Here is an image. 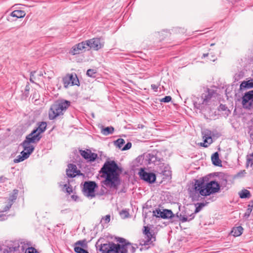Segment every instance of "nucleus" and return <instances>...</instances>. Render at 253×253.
Instances as JSON below:
<instances>
[{"mask_svg": "<svg viewBox=\"0 0 253 253\" xmlns=\"http://www.w3.org/2000/svg\"><path fill=\"white\" fill-rule=\"evenodd\" d=\"M119 167L113 161H107L101 169V177L104 178L103 185L107 188L117 189L120 184Z\"/></svg>", "mask_w": 253, "mask_h": 253, "instance_id": "obj_1", "label": "nucleus"}, {"mask_svg": "<svg viewBox=\"0 0 253 253\" xmlns=\"http://www.w3.org/2000/svg\"><path fill=\"white\" fill-rule=\"evenodd\" d=\"M136 248V247L130 243L120 245L109 243L102 245L100 251L102 253H127L128 251L133 253L135 252Z\"/></svg>", "mask_w": 253, "mask_h": 253, "instance_id": "obj_2", "label": "nucleus"}, {"mask_svg": "<svg viewBox=\"0 0 253 253\" xmlns=\"http://www.w3.org/2000/svg\"><path fill=\"white\" fill-rule=\"evenodd\" d=\"M219 189L218 183L214 181L208 183H204L200 180H197L195 184L196 192L199 193L202 196H208L211 194L217 192Z\"/></svg>", "mask_w": 253, "mask_h": 253, "instance_id": "obj_3", "label": "nucleus"}, {"mask_svg": "<svg viewBox=\"0 0 253 253\" xmlns=\"http://www.w3.org/2000/svg\"><path fill=\"white\" fill-rule=\"evenodd\" d=\"M34 135L31 133L27 136L26 140L22 144L23 150L21 152L17 159V163L22 162L27 159L34 150V146L32 143L38 142L39 140L34 141Z\"/></svg>", "mask_w": 253, "mask_h": 253, "instance_id": "obj_4", "label": "nucleus"}, {"mask_svg": "<svg viewBox=\"0 0 253 253\" xmlns=\"http://www.w3.org/2000/svg\"><path fill=\"white\" fill-rule=\"evenodd\" d=\"M70 105V101L64 100L57 101L50 107L49 111V119L53 120L58 116L63 115Z\"/></svg>", "mask_w": 253, "mask_h": 253, "instance_id": "obj_5", "label": "nucleus"}, {"mask_svg": "<svg viewBox=\"0 0 253 253\" xmlns=\"http://www.w3.org/2000/svg\"><path fill=\"white\" fill-rule=\"evenodd\" d=\"M63 83L64 87L67 88L69 86L78 85L79 81L76 75L67 74L63 78Z\"/></svg>", "mask_w": 253, "mask_h": 253, "instance_id": "obj_6", "label": "nucleus"}, {"mask_svg": "<svg viewBox=\"0 0 253 253\" xmlns=\"http://www.w3.org/2000/svg\"><path fill=\"white\" fill-rule=\"evenodd\" d=\"M86 48H90L95 50H98L101 48L103 46V43L99 38H93L88 40L85 41Z\"/></svg>", "mask_w": 253, "mask_h": 253, "instance_id": "obj_7", "label": "nucleus"}, {"mask_svg": "<svg viewBox=\"0 0 253 253\" xmlns=\"http://www.w3.org/2000/svg\"><path fill=\"white\" fill-rule=\"evenodd\" d=\"M242 105L244 108L250 109L253 107V91H250L244 95Z\"/></svg>", "mask_w": 253, "mask_h": 253, "instance_id": "obj_8", "label": "nucleus"}, {"mask_svg": "<svg viewBox=\"0 0 253 253\" xmlns=\"http://www.w3.org/2000/svg\"><path fill=\"white\" fill-rule=\"evenodd\" d=\"M96 184L94 182H85L84 184V194L88 197H93L94 195V189Z\"/></svg>", "mask_w": 253, "mask_h": 253, "instance_id": "obj_9", "label": "nucleus"}, {"mask_svg": "<svg viewBox=\"0 0 253 253\" xmlns=\"http://www.w3.org/2000/svg\"><path fill=\"white\" fill-rule=\"evenodd\" d=\"M139 175L142 179L150 183H154L156 180V177L154 173L146 172L142 169H140Z\"/></svg>", "mask_w": 253, "mask_h": 253, "instance_id": "obj_10", "label": "nucleus"}, {"mask_svg": "<svg viewBox=\"0 0 253 253\" xmlns=\"http://www.w3.org/2000/svg\"><path fill=\"white\" fill-rule=\"evenodd\" d=\"M46 127V124L45 122H42L39 126L31 133L33 135H34V139L33 140H40L41 136L40 134L43 132Z\"/></svg>", "mask_w": 253, "mask_h": 253, "instance_id": "obj_11", "label": "nucleus"}, {"mask_svg": "<svg viewBox=\"0 0 253 253\" xmlns=\"http://www.w3.org/2000/svg\"><path fill=\"white\" fill-rule=\"evenodd\" d=\"M153 215L162 218H169L172 217L173 214L170 210H164L161 211L160 210H156L153 211Z\"/></svg>", "mask_w": 253, "mask_h": 253, "instance_id": "obj_12", "label": "nucleus"}, {"mask_svg": "<svg viewBox=\"0 0 253 253\" xmlns=\"http://www.w3.org/2000/svg\"><path fill=\"white\" fill-rule=\"evenodd\" d=\"M85 41L80 42L74 45L71 49L70 53L72 55H75L81 53L84 49H86Z\"/></svg>", "mask_w": 253, "mask_h": 253, "instance_id": "obj_13", "label": "nucleus"}, {"mask_svg": "<svg viewBox=\"0 0 253 253\" xmlns=\"http://www.w3.org/2000/svg\"><path fill=\"white\" fill-rule=\"evenodd\" d=\"M80 154L85 159L88 160L90 161H94L97 157L96 154L92 153L88 150L86 151L81 150Z\"/></svg>", "mask_w": 253, "mask_h": 253, "instance_id": "obj_14", "label": "nucleus"}, {"mask_svg": "<svg viewBox=\"0 0 253 253\" xmlns=\"http://www.w3.org/2000/svg\"><path fill=\"white\" fill-rule=\"evenodd\" d=\"M79 171L76 166L73 164L68 165V168L66 169L67 175L71 177H75L78 174Z\"/></svg>", "mask_w": 253, "mask_h": 253, "instance_id": "obj_15", "label": "nucleus"}, {"mask_svg": "<svg viewBox=\"0 0 253 253\" xmlns=\"http://www.w3.org/2000/svg\"><path fill=\"white\" fill-rule=\"evenodd\" d=\"M203 138L204 141L203 143H201L200 145L204 147H207L212 142V138L211 136V132L210 131L203 133Z\"/></svg>", "mask_w": 253, "mask_h": 253, "instance_id": "obj_16", "label": "nucleus"}, {"mask_svg": "<svg viewBox=\"0 0 253 253\" xmlns=\"http://www.w3.org/2000/svg\"><path fill=\"white\" fill-rule=\"evenodd\" d=\"M21 246L19 245L18 248H21L23 250H25V253H39V252L33 247H30L29 245L25 244V242L21 243Z\"/></svg>", "mask_w": 253, "mask_h": 253, "instance_id": "obj_17", "label": "nucleus"}, {"mask_svg": "<svg viewBox=\"0 0 253 253\" xmlns=\"http://www.w3.org/2000/svg\"><path fill=\"white\" fill-rule=\"evenodd\" d=\"M155 241V237L152 235L151 236H145L144 239L140 241V244L142 246H145L151 244Z\"/></svg>", "mask_w": 253, "mask_h": 253, "instance_id": "obj_18", "label": "nucleus"}, {"mask_svg": "<svg viewBox=\"0 0 253 253\" xmlns=\"http://www.w3.org/2000/svg\"><path fill=\"white\" fill-rule=\"evenodd\" d=\"M213 91L211 90H208L206 93L203 94L202 99H203V104L207 105L209 100L212 98Z\"/></svg>", "mask_w": 253, "mask_h": 253, "instance_id": "obj_19", "label": "nucleus"}, {"mask_svg": "<svg viewBox=\"0 0 253 253\" xmlns=\"http://www.w3.org/2000/svg\"><path fill=\"white\" fill-rule=\"evenodd\" d=\"M243 231V228L241 226H239L238 227H234L232 229L231 233L233 236L235 237H238L242 234Z\"/></svg>", "mask_w": 253, "mask_h": 253, "instance_id": "obj_20", "label": "nucleus"}, {"mask_svg": "<svg viewBox=\"0 0 253 253\" xmlns=\"http://www.w3.org/2000/svg\"><path fill=\"white\" fill-rule=\"evenodd\" d=\"M74 248H86L87 247V242L86 240H79L77 241L74 244Z\"/></svg>", "mask_w": 253, "mask_h": 253, "instance_id": "obj_21", "label": "nucleus"}, {"mask_svg": "<svg viewBox=\"0 0 253 253\" xmlns=\"http://www.w3.org/2000/svg\"><path fill=\"white\" fill-rule=\"evenodd\" d=\"M211 161L213 165L219 166L221 164V161L219 159V156L217 152L214 153L211 156Z\"/></svg>", "mask_w": 253, "mask_h": 253, "instance_id": "obj_22", "label": "nucleus"}, {"mask_svg": "<svg viewBox=\"0 0 253 253\" xmlns=\"http://www.w3.org/2000/svg\"><path fill=\"white\" fill-rule=\"evenodd\" d=\"M253 87V82L251 81H244L240 84L241 89L250 88Z\"/></svg>", "mask_w": 253, "mask_h": 253, "instance_id": "obj_23", "label": "nucleus"}, {"mask_svg": "<svg viewBox=\"0 0 253 253\" xmlns=\"http://www.w3.org/2000/svg\"><path fill=\"white\" fill-rule=\"evenodd\" d=\"M114 127L112 126H108L101 129V133L104 135H107L113 133L114 131Z\"/></svg>", "mask_w": 253, "mask_h": 253, "instance_id": "obj_24", "label": "nucleus"}, {"mask_svg": "<svg viewBox=\"0 0 253 253\" xmlns=\"http://www.w3.org/2000/svg\"><path fill=\"white\" fill-rule=\"evenodd\" d=\"M241 198H249L251 197L250 192L247 189H244L239 193Z\"/></svg>", "mask_w": 253, "mask_h": 253, "instance_id": "obj_25", "label": "nucleus"}, {"mask_svg": "<svg viewBox=\"0 0 253 253\" xmlns=\"http://www.w3.org/2000/svg\"><path fill=\"white\" fill-rule=\"evenodd\" d=\"M15 199V196L14 194H13L11 198L10 199H9L8 204L6 206V207L3 210V211H2L3 212L6 211L9 209V208L11 207V205H12L13 201Z\"/></svg>", "mask_w": 253, "mask_h": 253, "instance_id": "obj_26", "label": "nucleus"}, {"mask_svg": "<svg viewBox=\"0 0 253 253\" xmlns=\"http://www.w3.org/2000/svg\"><path fill=\"white\" fill-rule=\"evenodd\" d=\"M247 166H250L251 168H253V153L248 156Z\"/></svg>", "mask_w": 253, "mask_h": 253, "instance_id": "obj_27", "label": "nucleus"}, {"mask_svg": "<svg viewBox=\"0 0 253 253\" xmlns=\"http://www.w3.org/2000/svg\"><path fill=\"white\" fill-rule=\"evenodd\" d=\"M125 143V140L122 138H119L115 141V145L117 146L120 149H121L122 147Z\"/></svg>", "mask_w": 253, "mask_h": 253, "instance_id": "obj_28", "label": "nucleus"}, {"mask_svg": "<svg viewBox=\"0 0 253 253\" xmlns=\"http://www.w3.org/2000/svg\"><path fill=\"white\" fill-rule=\"evenodd\" d=\"M26 15V12L23 10L19 9L17 7V19L23 18Z\"/></svg>", "mask_w": 253, "mask_h": 253, "instance_id": "obj_29", "label": "nucleus"}, {"mask_svg": "<svg viewBox=\"0 0 253 253\" xmlns=\"http://www.w3.org/2000/svg\"><path fill=\"white\" fill-rule=\"evenodd\" d=\"M206 204L203 203H197L196 204V206H197L196 207L194 213H196L199 212L202 209V208L206 206Z\"/></svg>", "mask_w": 253, "mask_h": 253, "instance_id": "obj_30", "label": "nucleus"}, {"mask_svg": "<svg viewBox=\"0 0 253 253\" xmlns=\"http://www.w3.org/2000/svg\"><path fill=\"white\" fill-rule=\"evenodd\" d=\"M96 73V71L94 69H88L87 71L86 75L92 78H94L95 77V74Z\"/></svg>", "mask_w": 253, "mask_h": 253, "instance_id": "obj_31", "label": "nucleus"}, {"mask_svg": "<svg viewBox=\"0 0 253 253\" xmlns=\"http://www.w3.org/2000/svg\"><path fill=\"white\" fill-rule=\"evenodd\" d=\"M147 158V160L149 162V163H153L155 162V160H156V157L154 156V155H151L150 154H148L147 156H146Z\"/></svg>", "mask_w": 253, "mask_h": 253, "instance_id": "obj_32", "label": "nucleus"}, {"mask_svg": "<svg viewBox=\"0 0 253 253\" xmlns=\"http://www.w3.org/2000/svg\"><path fill=\"white\" fill-rule=\"evenodd\" d=\"M74 251L76 253H88V252L86 250H84V248H79L78 247L74 248Z\"/></svg>", "mask_w": 253, "mask_h": 253, "instance_id": "obj_33", "label": "nucleus"}, {"mask_svg": "<svg viewBox=\"0 0 253 253\" xmlns=\"http://www.w3.org/2000/svg\"><path fill=\"white\" fill-rule=\"evenodd\" d=\"M15 17H16V11L14 10L8 15L7 19L9 21H13L14 20L12 19V17L14 18Z\"/></svg>", "mask_w": 253, "mask_h": 253, "instance_id": "obj_34", "label": "nucleus"}, {"mask_svg": "<svg viewBox=\"0 0 253 253\" xmlns=\"http://www.w3.org/2000/svg\"><path fill=\"white\" fill-rule=\"evenodd\" d=\"M29 86L28 85H26V86L25 87L24 92L23 93L22 99H25L28 97L29 95Z\"/></svg>", "mask_w": 253, "mask_h": 253, "instance_id": "obj_35", "label": "nucleus"}, {"mask_svg": "<svg viewBox=\"0 0 253 253\" xmlns=\"http://www.w3.org/2000/svg\"><path fill=\"white\" fill-rule=\"evenodd\" d=\"M120 215L123 218H125L128 217L129 213L127 211L124 210L120 212Z\"/></svg>", "mask_w": 253, "mask_h": 253, "instance_id": "obj_36", "label": "nucleus"}, {"mask_svg": "<svg viewBox=\"0 0 253 253\" xmlns=\"http://www.w3.org/2000/svg\"><path fill=\"white\" fill-rule=\"evenodd\" d=\"M44 74L47 75V77L48 79H51L54 76V73L52 71H47V72H45Z\"/></svg>", "mask_w": 253, "mask_h": 253, "instance_id": "obj_37", "label": "nucleus"}, {"mask_svg": "<svg viewBox=\"0 0 253 253\" xmlns=\"http://www.w3.org/2000/svg\"><path fill=\"white\" fill-rule=\"evenodd\" d=\"M171 100V97L170 96H165L161 99V101L163 102H169Z\"/></svg>", "mask_w": 253, "mask_h": 253, "instance_id": "obj_38", "label": "nucleus"}, {"mask_svg": "<svg viewBox=\"0 0 253 253\" xmlns=\"http://www.w3.org/2000/svg\"><path fill=\"white\" fill-rule=\"evenodd\" d=\"M144 233L145 236H151L152 234L150 232L149 228L148 227L144 226Z\"/></svg>", "mask_w": 253, "mask_h": 253, "instance_id": "obj_39", "label": "nucleus"}, {"mask_svg": "<svg viewBox=\"0 0 253 253\" xmlns=\"http://www.w3.org/2000/svg\"><path fill=\"white\" fill-rule=\"evenodd\" d=\"M252 206H250V205H249L248 206V209L247 210V211L245 214V215L246 216H247V217H249L250 215V213L251 212H252Z\"/></svg>", "mask_w": 253, "mask_h": 253, "instance_id": "obj_40", "label": "nucleus"}, {"mask_svg": "<svg viewBox=\"0 0 253 253\" xmlns=\"http://www.w3.org/2000/svg\"><path fill=\"white\" fill-rule=\"evenodd\" d=\"M131 147V143L130 142L127 143L125 146L122 148V150L123 151L129 149Z\"/></svg>", "mask_w": 253, "mask_h": 253, "instance_id": "obj_41", "label": "nucleus"}, {"mask_svg": "<svg viewBox=\"0 0 253 253\" xmlns=\"http://www.w3.org/2000/svg\"><path fill=\"white\" fill-rule=\"evenodd\" d=\"M110 220V216L106 215L105 217L102 218L101 222L104 221L105 223H108Z\"/></svg>", "mask_w": 253, "mask_h": 253, "instance_id": "obj_42", "label": "nucleus"}, {"mask_svg": "<svg viewBox=\"0 0 253 253\" xmlns=\"http://www.w3.org/2000/svg\"><path fill=\"white\" fill-rule=\"evenodd\" d=\"M64 187L66 189V191L69 193L70 194L71 192H72V188L71 187L67 185V184L64 185Z\"/></svg>", "mask_w": 253, "mask_h": 253, "instance_id": "obj_43", "label": "nucleus"}, {"mask_svg": "<svg viewBox=\"0 0 253 253\" xmlns=\"http://www.w3.org/2000/svg\"><path fill=\"white\" fill-rule=\"evenodd\" d=\"M6 219V216L2 213L0 214V221H2Z\"/></svg>", "mask_w": 253, "mask_h": 253, "instance_id": "obj_44", "label": "nucleus"}, {"mask_svg": "<svg viewBox=\"0 0 253 253\" xmlns=\"http://www.w3.org/2000/svg\"><path fill=\"white\" fill-rule=\"evenodd\" d=\"M151 87L155 91H157V88H158V86L156 84H152L151 85Z\"/></svg>", "mask_w": 253, "mask_h": 253, "instance_id": "obj_45", "label": "nucleus"}, {"mask_svg": "<svg viewBox=\"0 0 253 253\" xmlns=\"http://www.w3.org/2000/svg\"><path fill=\"white\" fill-rule=\"evenodd\" d=\"M15 250V247H10L9 248V250H6L7 252H11Z\"/></svg>", "mask_w": 253, "mask_h": 253, "instance_id": "obj_46", "label": "nucleus"}, {"mask_svg": "<svg viewBox=\"0 0 253 253\" xmlns=\"http://www.w3.org/2000/svg\"><path fill=\"white\" fill-rule=\"evenodd\" d=\"M35 73V72H33V73H31V77H30V81L31 82H34V81H33V77H34V74Z\"/></svg>", "mask_w": 253, "mask_h": 253, "instance_id": "obj_47", "label": "nucleus"}, {"mask_svg": "<svg viewBox=\"0 0 253 253\" xmlns=\"http://www.w3.org/2000/svg\"><path fill=\"white\" fill-rule=\"evenodd\" d=\"M188 217H183V221H188Z\"/></svg>", "mask_w": 253, "mask_h": 253, "instance_id": "obj_48", "label": "nucleus"}, {"mask_svg": "<svg viewBox=\"0 0 253 253\" xmlns=\"http://www.w3.org/2000/svg\"><path fill=\"white\" fill-rule=\"evenodd\" d=\"M251 137L253 140V130H251Z\"/></svg>", "mask_w": 253, "mask_h": 253, "instance_id": "obj_49", "label": "nucleus"}, {"mask_svg": "<svg viewBox=\"0 0 253 253\" xmlns=\"http://www.w3.org/2000/svg\"><path fill=\"white\" fill-rule=\"evenodd\" d=\"M208 53H207V54L205 53V54H203V56L204 57H205L207 56H208Z\"/></svg>", "mask_w": 253, "mask_h": 253, "instance_id": "obj_50", "label": "nucleus"}, {"mask_svg": "<svg viewBox=\"0 0 253 253\" xmlns=\"http://www.w3.org/2000/svg\"><path fill=\"white\" fill-rule=\"evenodd\" d=\"M25 23V21H23V22L22 23H21L19 26H22L23 24H24Z\"/></svg>", "mask_w": 253, "mask_h": 253, "instance_id": "obj_51", "label": "nucleus"}, {"mask_svg": "<svg viewBox=\"0 0 253 253\" xmlns=\"http://www.w3.org/2000/svg\"><path fill=\"white\" fill-rule=\"evenodd\" d=\"M190 216H191L190 219H192V218H193L194 217V215H193V214H191Z\"/></svg>", "mask_w": 253, "mask_h": 253, "instance_id": "obj_52", "label": "nucleus"}, {"mask_svg": "<svg viewBox=\"0 0 253 253\" xmlns=\"http://www.w3.org/2000/svg\"><path fill=\"white\" fill-rule=\"evenodd\" d=\"M2 179V177H0V182L1 181Z\"/></svg>", "mask_w": 253, "mask_h": 253, "instance_id": "obj_53", "label": "nucleus"}, {"mask_svg": "<svg viewBox=\"0 0 253 253\" xmlns=\"http://www.w3.org/2000/svg\"><path fill=\"white\" fill-rule=\"evenodd\" d=\"M13 162H14V163H16V159L13 160Z\"/></svg>", "mask_w": 253, "mask_h": 253, "instance_id": "obj_54", "label": "nucleus"}, {"mask_svg": "<svg viewBox=\"0 0 253 253\" xmlns=\"http://www.w3.org/2000/svg\"><path fill=\"white\" fill-rule=\"evenodd\" d=\"M8 12H9V11H7L6 12V13H7V14H8Z\"/></svg>", "mask_w": 253, "mask_h": 253, "instance_id": "obj_55", "label": "nucleus"}]
</instances>
